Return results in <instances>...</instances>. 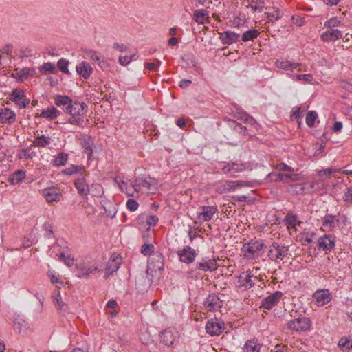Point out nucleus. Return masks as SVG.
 Masks as SVG:
<instances>
[{"instance_id":"63","label":"nucleus","mask_w":352,"mask_h":352,"mask_svg":"<svg viewBox=\"0 0 352 352\" xmlns=\"http://www.w3.org/2000/svg\"><path fill=\"white\" fill-rule=\"evenodd\" d=\"M90 189L91 190H93V192H96L95 193L92 194L94 196H99L100 194L103 192L102 187L98 184L91 185Z\"/></svg>"},{"instance_id":"9","label":"nucleus","mask_w":352,"mask_h":352,"mask_svg":"<svg viewBox=\"0 0 352 352\" xmlns=\"http://www.w3.org/2000/svg\"><path fill=\"white\" fill-rule=\"evenodd\" d=\"M217 212V206H204L199 208L197 218L201 221H210Z\"/></svg>"},{"instance_id":"38","label":"nucleus","mask_w":352,"mask_h":352,"mask_svg":"<svg viewBox=\"0 0 352 352\" xmlns=\"http://www.w3.org/2000/svg\"><path fill=\"white\" fill-rule=\"evenodd\" d=\"M195 20L198 23H204L206 19L208 18V14L204 10H197L194 14Z\"/></svg>"},{"instance_id":"3","label":"nucleus","mask_w":352,"mask_h":352,"mask_svg":"<svg viewBox=\"0 0 352 352\" xmlns=\"http://www.w3.org/2000/svg\"><path fill=\"white\" fill-rule=\"evenodd\" d=\"M288 251L289 246L280 245L278 243L274 242L270 246L268 256L271 261L278 262L288 255Z\"/></svg>"},{"instance_id":"57","label":"nucleus","mask_w":352,"mask_h":352,"mask_svg":"<svg viewBox=\"0 0 352 352\" xmlns=\"http://www.w3.org/2000/svg\"><path fill=\"white\" fill-rule=\"evenodd\" d=\"M230 166L233 167L231 168L233 175L232 177H235L234 173L241 172L244 170L245 166L243 164H239L236 163H230Z\"/></svg>"},{"instance_id":"24","label":"nucleus","mask_w":352,"mask_h":352,"mask_svg":"<svg viewBox=\"0 0 352 352\" xmlns=\"http://www.w3.org/2000/svg\"><path fill=\"white\" fill-rule=\"evenodd\" d=\"M80 144L87 153L88 157H90L93 153L94 141L90 136L85 135L80 139Z\"/></svg>"},{"instance_id":"45","label":"nucleus","mask_w":352,"mask_h":352,"mask_svg":"<svg viewBox=\"0 0 352 352\" xmlns=\"http://www.w3.org/2000/svg\"><path fill=\"white\" fill-rule=\"evenodd\" d=\"M14 327L19 333H21L27 329L28 323L23 320H17L14 321Z\"/></svg>"},{"instance_id":"48","label":"nucleus","mask_w":352,"mask_h":352,"mask_svg":"<svg viewBox=\"0 0 352 352\" xmlns=\"http://www.w3.org/2000/svg\"><path fill=\"white\" fill-rule=\"evenodd\" d=\"M59 259L68 267H71L74 264V258L71 257L69 254L66 255L63 252L60 254Z\"/></svg>"},{"instance_id":"17","label":"nucleus","mask_w":352,"mask_h":352,"mask_svg":"<svg viewBox=\"0 0 352 352\" xmlns=\"http://www.w3.org/2000/svg\"><path fill=\"white\" fill-rule=\"evenodd\" d=\"M88 111L87 105L82 102L78 101H72V107L70 110L69 111V113L70 116H82L85 114Z\"/></svg>"},{"instance_id":"28","label":"nucleus","mask_w":352,"mask_h":352,"mask_svg":"<svg viewBox=\"0 0 352 352\" xmlns=\"http://www.w3.org/2000/svg\"><path fill=\"white\" fill-rule=\"evenodd\" d=\"M25 177V173L23 170H18L9 176L8 182L13 185L21 182Z\"/></svg>"},{"instance_id":"64","label":"nucleus","mask_w":352,"mask_h":352,"mask_svg":"<svg viewBox=\"0 0 352 352\" xmlns=\"http://www.w3.org/2000/svg\"><path fill=\"white\" fill-rule=\"evenodd\" d=\"M43 228L46 231L45 236L49 239L52 238L53 235V231L51 225L48 223H45L43 226Z\"/></svg>"},{"instance_id":"62","label":"nucleus","mask_w":352,"mask_h":352,"mask_svg":"<svg viewBox=\"0 0 352 352\" xmlns=\"http://www.w3.org/2000/svg\"><path fill=\"white\" fill-rule=\"evenodd\" d=\"M294 190L293 192L298 194V195H302L305 192V188L302 184H296L292 186Z\"/></svg>"},{"instance_id":"37","label":"nucleus","mask_w":352,"mask_h":352,"mask_svg":"<svg viewBox=\"0 0 352 352\" xmlns=\"http://www.w3.org/2000/svg\"><path fill=\"white\" fill-rule=\"evenodd\" d=\"M67 154L63 152L60 153L53 160V165L56 166H64L67 163Z\"/></svg>"},{"instance_id":"14","label":"nucleus","mask_w":352,"mask_h":352,"mask_svg":"<svg viewBox=\"0 0 352 352\" xmlns=\"http://www.w3.org/2000/svg\"><path fill=\"white\" fill-rule=\"evenodd\" d=\"M72 99L68 96L56 95L54 97V104L61 107L62 109L66 113H69L72 104Z\"/></svg>"},{"instance_id":"10","label":"nucleus","mask_w":352,"mask_h":352,"mask_svg":"<svg viewBox=\"0 0 352 352\" xmlns=\"http://www.w3.org/2000/svg\"><path fill=\"white\" fill-rule=\"evenodd\" d=\"M283 296V293L280 291H276L272 294L264 298L261 301V307L264 309L270 310L275 306L280 300Z\"/></svg>"},{"instance_id":"42","label":"nucleus","mask_w":352,"mask_h":352,"mask_svg":"<svg viewBox=\"0 0 352 352\" xmlns=\"http://www.w3.org/2000/svg\"><path fill=\"white\" fill-rule=\"evenodd\" d=\"M54 303L56 305L58 311L65 312L67 310V305L61 300L60 293L58 294L56 297L54 298Z\"/></svg>"},{"instance_id":"47","label":"nucleus","mask_w":352,"mask_h":352,"mask_svg":"<svg viewBox=\"0 0 352 352\" xmlns=\"http://www.w3.org/2000/svg\"><path fill=\"white\" fill-rule=\"evenodd\" d=\"M318 117L317 113L315 111H309L306 116V124L309 127L314 126L315 121Z\"/></svg>"},{"instance_id":"49","label":"nucleus","mask_w":352,"mask_h":352,"mask_svg":"<svg viewBox=\"0 0 352 352\" xmlns=\"http://www.w3.org/2000/svg\"><path fill=\"white\" fill-rule=\"evenodd\" d=\"M69 64V61L66 59L61 58L58 61L57 66L58 69L65 74L69 73V69L67 68Z\"/></svg>"},{"instance_id":"25","label":"nucleus","mask_w":352,"mask_h":352,"mask_svg":"<svg viewBox=\"0 0 352 352\" xmlns=\"http://www.w3.org/2000/svg\"><path fill=\"white\" fill-rule=\"evenodd\" d=\"M314 297L320 306L328 303L331 300L328 290L316 291L314 294Z\"/></svg>"},{"instance_id":"51","label":"nucleus","mask_w":352,"mask_h":352,"mask_svg":"<svg viewBox=\"0 0 352 352\" xmlns=\"http://www.w3.org/2000/svg\"><path fill=\"white\" fill-rule=\"evenodd\" d=\"M154 245L151 243H145L141 248V253L144 255H152L153 252Z\"/></svg>"},{"instance_id":"43","label":"nucleus","mask_w":352,"mask_h":352,"mask_svg":"<svg viewBox=\"0 0 352 352\" xmlns=\"http://www.w3.org/2000/svg\"><path fill=\"white\" fill-rule=\"evenodd\" d=\"M120 260L121 258L120 257L116 256L112 258L111 262L109 263L107 269L110 273L118 270L120 264Z\"/></svg>"},{"instance_id":"36","label":"nucleus","mask_w":352,"mask_h":352,"mask_svg":"<svg viewBox=\"0 0 352 352\" xmlns=\"http://www.w3.org/2000/svg\"><path fill=\"white\" fill-rule=\"evenodd\" d=\"M86 56L89 58L91 60L95 62L96 63H98L99 61L101 60L102 55L100 52H96L92 50H86L85 51Z\"/></svg>"},{"instance_id":"18","label":"nucleus","mask_w":352,"mask_h":352,"mask_svg":"<svg viewBox=\"0 0 352 352\" xmlns=\"http://www.w3.org/2000/svg\"><path fill=\"white\" fill-rule=\"evenodd\" d=\"M196 268L197 270L206 272V271H214L217 268V265L214 260L208 259L207 258H202L201 261H199L196 264Z\"/></svg>"},{"instance_id":"59","label":"nucleus","mask_w":352,"mask_h":352,"mask_svg":"<svg viewBox=\"0 0 352 352\" xmlns=\"http://www.w3.org/2000/svg\"><path fill=\"white\" fill-rule=\"evenodd\" d=\"M343 199L344 201L352 204V187L346 188Z\"/></svg>"},{"instance_id":"46","label":"nucleus","mask_w":352,"mask_h":352,"mask_svg":"<svg viewBox=\"0 0 352 352\" xmlns=\"http://www.w3.org/2000/svg\"><path fill=\"white\" fill-rule=\"evenodd\" d=\"M239 118L243 120L244 122L254 126L255 129H257V126H258V123L256 122L254 118L250 116L246 113H243Z\"/></svg>"},{"instance_id":"61","label":"nucleus","mask_w":352,"mask_h":352,"mask_svg":"<svg viewBox=\"0 0 352 352\" xmlns=\"http://www.w3.org/2000/svg\"><path fill=\"white\" fill-rule=\"evenodd\" d=\"M282 173H271L267 175L269 179L272 182H282L283 177H281Z\"/></svg>"},{"instance_id":"31","label":"nucleus","mask_w":352,"mask_h":352,"mask_svg":"<svg viewBox=\"0 0 352 352\" xmlns=\"http://www.w3.org/2000/svg\"><path fill=\"white\" fill-rule=\"evenodd\" d=\"M322 226L326 228H333L336 226L335 221H338L336 216L332 214H327L322 219Z\"/></svg>"},{"instance_id":"32","label":"nucleus","mask_w":352,"mask_h":352,"mask_svg":"<svg viewBox=\"0 0 352 352\" xmlns=\"http://www.w3.org/2000/svg\"><path fill=\"white\" fill-rule=\"evenodd\" d=\"M261 345L254 341H248L243 347L244 352H259Z\"/></svg>"},{"instance_id":"6","label":"nucleus","mask_w":352,"mask_h":352,"mask_svg":"<svg viewBox=\"0 0 352 352\" xmlns=\"http://www.w3.org/2000/svg\"><path fill=\"white\" fill-rule=\"evenodd\" d=\"M311 325V321L307 317H302L292 320L287 323V328L296 331H306Z\"/></svg>"},{"instance_id":"29","label":"nucleus","mask_w":352,"mask_h":352,"mask_svg":"<svg viewBox=\"0 0 352 352\" xmlns=\"http://www.w3.org/2000/svg\"><path fill=\"white\" fill-rule=\"evenodd\" d=\"M25 97L24 91L21 89H14L10 94L9 99L16 105H20L22 98Z\"/></svg>"},{"instance_id":"33","label":"nucleus","mask_w":352,"mask_h":352,"mask_svg":"<svg viewBox=\"0 0 352 352\" xmlns=\"http://www.w3.org/2000/svg\"><path fill=\"white\" fill-rule=\"evenodd\" d=\"M259 35L258 30L256 29L249 30L245 32L242 35V41L243 42H247L250 41H253Z\"/></svg>"},{"instance_id":"34","label":"nucleus","mask_w":352,"mask_h":352,"mask_svg":"<svg viewBox=\"0 0 352 352\" xmlns=\"http://www.w3.org/2000/svg\"><path fill=\"white\" fill-rule=\"evenodd\" d=\"M228 124H229L230 129H232L234 131H235L236 133H237L239 134H245L247 131V128L245 126H243L240 123L236 122L233 120H230Z\"/></svg>"},{"instance_id":"41","label":"nucleus","mask_w":352,"mask_h":352,"mask_svg":"<svg viewBox=\"0 0 352 352\" xmlns=\"http://www.w3.org/2000/svg\"><path fill=\"white\" fill-rule=\"evenodd\" d=\"M55 72L56 67L50 62L44 63L40 68V72L42 74H47V73L54 74Z\"/></svg>"},{"instance_id":"1","label":"nucleus","mask_w":352,"mask_h":352,"mask_svg":"<svg viewBox=\"0 0 352 352\" xmlns=\"http://www.w3.org/2000/svg\"><path fill=\"white\" fill-rule=\"evenodd\" d=\"M157 182L154 178H146L145 177H138L133 184L135 191L144 190L148 193L154 194L157 190Z\"/></svg>"},{"instance_id":"12","label":"nucleus","mask_w":352,"mask_h":352,"mask_svg":"<svg viewBox=\"0 0 352 352\" xmlns=\"http://www.w3.org/2000/svg\"><path fill=\"white\" fill-rule=\"evenodd\" d=\"M335 247V237L331 234H325L318 240V248L324 251H331Z\"/></svg>"},{"instance_id":"27","label":"nucleus","mask_w":352,"mask_h":352,"mask_svg":"<svg viewBox=\"0 0 352 352\" xmlns=\"http://www.w3.org/2000/svg\"><path fill=\"white\" fill-rule=\"evenodd\" d=\"M76 268L78 270V273L76 274V276L80 278L87 277L94 272H99V269L97 266L94 267H89L87 268L83 265H77Z\"/></svg>"},{"instance_id":"60","label":"nucleus","mask_w":352,"mask_h":352,"mask_svg":"<svg viewBox=\"0 0 352 352\" xmlns=\"http://www.w3.org/2000/svg\"><path fill=\"white\" fill-rule=\"evenodd\" d=\"M339 23L340 21L336 18H331L324 23V26L331 29V28L338 26Z\"/></svg>"},{"instance_id":"52","label":"nucleus","mask_w":352,"mask_h":352,"mask_svg":"<svg viewBox=\"0 0 352 352\" xmlns=\"http://www.w3.org/2000/svg\"><path fill=\"white\" fill-rule=\"evenodd\" d=\"M67 122L73 125L81 126L84 122V120L78 116H71Z\"/></svg>"},{"instance_id":"11","label":"nucleus","mask_w":352,"mask_h":352,"mask_svg":"<svg viewBox=\"0 0 352 352\" xmlns=\"http://www.w3.org/2000/svg\"><path fill=\"white\" fill-rule=\"evenodd\" d=\"M196 254L195 250L188 245L177 252L180 261L188 264L193 262Z\"/></svg>"},{"instance_id":"4","label":"nucleus","mask_w":352,"mask_h":352,"mask_svg":"<svg viewBox=\"0 0 352 352\" xmlns=\"http://www.w3.org/2000/svg\"><path fill=\"white\" fill-rule=\"evenodd\" d=\"M164 268V256L160 252H155L148 259L147 275L153 272H161Z\"/></svg>"},{"instance_id":"2","label":"nucleus","mask_w":352,"mask_h":352,"mask_svg":"<svg viewBox=\"0 0 352 352\" xmlns=\"http://www.w3.org/2000/svg\"><path fill=\"white\" fill-rule=\"evenodd\" d=\"M264 245L261 241L251 240L248 243L243 245L242 251L244 253L245 257L248 259H253L262 255Z\"/></svg>"},{"instance_id":"8","label":"nucleus","mask_w":352,"mask_h":352,"mask_svg":"<svg viewBox=\"0 0 352 352\" xmlns=\"http://www.w3.org/2000/svg\"><path fill=\"white\" fill-rule=\"evenodd\" d=\"M204 305L208 311H218L222 307L223 301L217 294L212 293L204 300Z\"/></svg>"},{"instance_id":"40","label":"nucleus","mask_w":352,"mask_h":352,"mask_svg":"<svg viewBox=\"0 0 352 352\" xmlns=\"http://www.w3.org/2000/svg\"><path fill=\"white\" fill-rule=\"evenodd\" d=\"M265 14L267 16V19H268L269 21L272 22L277 21L281 17L279 9H276L275 8H273L272 11L265 12Z\"/></svg>"},{"instance_id":"39","label":"nucleus","mask_w":352,"mask_h":352,"mask_svg":"<svg viewBox=\"0 0 352 352\" xmlns=\"http://www.w3.org/2000/svg\"><path fill=\"white\" fill-rule=\"evenodd\" d=\"M265 0H252L248 7L254 11L262 12L264 8Z\"/></svg>"},{"instance_id":"58","label":"nucleus","mask_w":352,"mask_h":352,"mask_svg":"<svg viewBox=\"0 0 352 352\" xmlns=\"http://www.w3.org/2000/svg\"><path fill=\"white\" fill-rule=\"evenodd\" d=\"M114 181H115V182H116L118 184L122 192L126 191L128 196H133V193H131L127 191V185L125 182H124L122 181V182H120V181H119L117 177L115 178Z\"/></svg>"},{"instance_id":"54","label":"nucleus","mask_w":352,"mask_h":352,"mask_svg":"<svg viewBox=\"0 0 352 352\" xmlns=\"http://www.w3.org/2000/svg\"><path fill=\"white\" fill-rule=\"evenodd\" d=\"M276 168L279 171H285V172H294V168L292 166L287 165L285 163H280L276 165Z\"/></svg>"},{"instance_id":"22","label":"nucleus","mask_w":352,"mask_h":352,"mask_svg":"<svg viewBox=\"0 0 352 352\" xmlns=\"http://www.w3.org/2000/svg\"><path fill=\"white\" fill-rule=\"evenodd\" d=\"M342 36V32L337 29L331 28L330 30L323 32L321 38L324 41H336Z\"/></svg>"},{"instance_id":"16","label":"nucleus","mask_w":352,"mask_h":352,"mask_svg":"<svg viewBox=\"0 0 352 352\" xmlns=\"http://www.w3.org/2000/svg\"><path fill=\"white\" fill-rule=\"evenodd\" d=\"M223 324L217 322V318L209 320L206 325V330L211 336L219 335L223 330Z\"/></svg>"},{"instance_id":"15","label":"nucleus","mask_w":352,"mask_h":352,"mask_svg":"<svg viewBox=\"0 0 352 352\" xmlns=\"http://www.w3.org/2000/svg\"><path fill=\"white\" fill-rule=\"evenodd\" d=\"M178 337V332L174 329H167L162 332L160 335L161 342L164 343L166 346H172Z\"/></svg>"},{"instance_id":"56","label":"nucleus","mask_w":352,"mask_h":352,"mask_svg":"<svg viewBox=\"0 0 352 352\" xmlns=\"http://www.w3.org/2000/svg\"><path fill=\"white\" fill-rule=\"evenodd\" d=\"M349 342H350V340L348 339V338H342L339 342H338V345L342 349L344 350V349H349L350 348H352V344H349Z\"/></svg>"},{"instance_id":"35","label":"nucleus","mask_w":352,"mask_h":352,"mask_svg":"<svg viewBox=\"0 0 352 352\" xmlns=\"http://www.w3.org/2000/svg\"><path fill=\"white\" fill-rule=\"evenodd\" d=\"M51 138L46 137L45 135L37 137L33 142L35 146L45 147L50 144Z\"/></svg>"},{"instance_id":"7","label":"nucleus","mask_w":352,"mask_h":352,"mask_svg":"<svg viewBox=\"0 0 352 352\" xmlns=\"http://www.w3.org/2000/svg\"><path fill=\"white\" fill-rule=\"evenodd\" d=\"M256 280H258V277L248 270L243 275L238 276L239 287L245 290L249 289L256 285Z\"/></svg>"},{"instance_id":"20","label":"nucleus","mask_w":352,"mask_h":352,"mask_svg":"<svg viewBox=\"0 0 352 352\" xmlns=\"http://www.w3.org/2000/svg\"><path fill=\"white\" fill-rule=\"evenodd\" d=\"M77 73L83 77L85 79H87L93 72V69L90 64L87 62L82 61L76 67Z\"/></svg>"},{"instance_id":"55","label":"nucleus","mask_w":352,"mask_h":352,"mask_svg":"<svg viewBox=\"0 0 352 352\" xmlns=\"http://www.w3.org/2000/svg\"><path fill=\"white\" fill-rule=\"evenodd\" d=\"M294 80H302L305 82H311L313 80V77L309 74H300L294 76Z\"/></svg>"},{"instance_id":"21","label":"nucleus","mask_w":352,"mask_h":352,"mask_svg":"<svg viewBox=\"0 0 352 352\" xmlns=\"http://www.w3.org/2000/svg\"><path fill=\"white\" fill-rule=\"evenodd\" d=\"M15 113L10 109L5 108L0 111V122L2 124H12L15 120Z\"/></svg>"},{"instance_id":"5","label":"nucleus","mask_w":352,"mask_h":352,"mask_svg":"<svg viewBox=\"0 0 352 352\" xmlns=\"http://www.w3.org/2000/svg\"><path fill=\"white\" fill-rule=\"evenodd\" d=\"M254 186V182L246 181H227L225 184L218 187V192L219 193H226L231 191H235L236 189L242 187H253Z\"/></svg>"},{"instance_id":"53","label":"nucleus","mask_w":352,"mask_h":352,"mask_svg":"<svg viewBox=\"0 0 352 352\" xmlns=\"http://www.w3.org/2000/svg\"><path fill=\"white\" fill-rule=\"evenodd\" d=\"M138 206H139L138 203L134 199H129L126 202V207L131 212H134V211L137 210L138 208Z\"/></svg>"},{"instance_id":"26","label":"nucleus","mask_w":352,"mask_h":352,"mask_svg":"<svg viewBox=\"0 0 352 352\" xmlns=\"http://www.w3.org/2000/svg\"><path fill=\"white\" fill-rule=\"evenodd\" d=\"M276 66L284 70H292L298 67L300 65V63H292L290 60H284V59H278L275 63Z\"/></svg>"},{"instance_id":"13","label":"nucleus","mask_w":352,"mask_h":352,"mask_svg":"<svg viewBox=\"0 0 352 352\" xmlns=\"http://www.w3.org/2000/svg\"><path fill=\"white\" fill-rule=\"evenodd\" d=\"M74 185L80 196L86 197L90 192L91 189L87 184L85 176L80 175L75 181Z\"/></svg>"},{"instance_id":"44","label":"nucleus","mask_w":352,"mask_h":352,"mask_svg":"<svg viewBox=\"0 0 352 352\" xmlns=\"http://www.w3.org/2000/svg\"><path fill=\"white\" fill-rule=\"evenodd\" d=\"M82 170L81 166L71 165L68 168L63 170V174L65 175H72L75 173H79Z\"/></svg>"},{"instance_id":"19","label":"nucleus","mask_w":352,"mask_h":352,"mask_svg":"<svg viewBox=\"0 0 352 352\" xmlns=\"http://www.w3.org/2000/svg\"><path fill=\"white\" fill-rule=\"evenodd\" d=\"M43 195L49 203L58 201L62 196L61 193L58 192L57 190L54 188L44 189L43 190Z\"/></svg>"},{"instance_id":"30","label":"nucleus","mask_w":352,"mask_h":352,"mask_svg":"<svg viewBox=\"0 0 352 352\" xmlns=\"http://www.w3.org/2000/svg\"><path fill=\"white\" fill-rule=\"evenodd\" d=\"M60 114V111L55 107L48 108L47 110H43L40 114V117L53 120L56 118Z\"/></svg>"},{"instance_id":"50","label":"nucleus","mask_w":352,"mask_h":352,"mask_svg":"<svg viewBox=\"0 0 352 352\" xmlns=\"http://www.w3.org/2000/svg\"><path fill=\"white\" fill-rule=\"evenodd\" d=\"M30 68L25 67L20 71L17 72L16 74H13L12 76L15 78H18L19 80H22L23 78L27 77L30 73Z\"/></svg>"},{"instance_id":"23","label":"nucleus","mask_w":352,"mask_h":352,"mask_svg":"<svg viewBox=\"0 0 352 352\" xmlns=\"http://www.w3.org/2000/svg\"><path fill=\"white\" fill-rule=\"evenodd\" d=\"M239 38V34L232 31H226L221 34V39L223 44L231 45L236 43Z\"/></svg>"}]
</instances>
